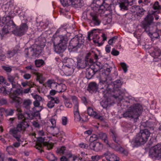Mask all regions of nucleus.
I'll return each mask as SVG.
<instances>
[{"label": "nucleus", "mask_w": 161, "mask_h": 161, "mask_svg": "<svg viewBox=\"0 0 161 161\" xmlns=\"http://www.w3.org/2000/svg\"><path fill=\"white\" fill-rule=\"evenodd\" d=\"M57 38L59 40V42L58 43H61L63 46H65L66 47V44L68 41V38L66 36L60 35Z\"/></svg>", "instance_id": "34"}, {"label": "nucleus", "mask_w": 161, "mask_h": 161, "mask_svg": "<svg viewBox=\"0 0 161 161\" xmlns=\"http://www.w3.org/2000/svg\"><path fill=\"white\" fill-rule=\"evenodd\" d=\"M117 37L116 36L113 37L112 38L109 39L108 41V43L111 45L113 43L115 42V40L117 39Z\"/></svg>", "instance_id": "54"}, {"label": "nucleus", "mask_w": 161, "mask_h": 161, "mask_svg": "<svg viewBox=\"0 0 161 161\" xmlns=\"http://www.w3.org/2000/svg\"><path fill=\"white\" fill-rule=\"evenodd\" d=\"M98 138L103 140L104 142L109 147L110 144H109L108 143V141L107 140V135L106 133L100 132L98 134Z\"/></svg>", "instance_id": "35"}, {"label": "nucleus", "mask_w": 161, "mask_h": 161, "mask_svg": "<svg viewBox=\"0 0 161 161\" xmlns=\"http://www.w3.org/2000/svg\"><path fill=\"white\" fill-rule=\"evenodd\" d=\"M111 53L114 56H117L119 54V52L118 51L116 50L114 48L112 49Z\"/></svg>", "instance_id": "60"}, {"label": "nucleus", "mask_w": 161, "mask_h": 161, "mask_svg": "<svg viewBox=\"0 0 161 161\" xmlns=\"http://www.w3.org/2000/svg\"><path fill=\"white\" fill-rule=\"evenodd\" d=\"M47 158L50 161H57V158L53 154L50 153L47 156Z\"/></svg>", "instance_id": "49"}, {"label": "nucleus", "mask_w": 161, "mask_h": 161, "mask_svg": "<svg viewBox=\"0 0 161 161\" xmlns=\"http://www.w3.org/2000/svg\"><path fill=\"white\" fill-rule=\"evenodd\" d=\"M45 45H38L35 44L34 47H30L29 49H25V51L26 56L29 55L32 57H37L42 53Z\"/></svg>", "instance_id": "5"}, {"label": "nucleus", "mask_w": 161, "mask_h": 161, "mask_svg": "<svg viewBox=\"0 0 161 161\" xmlns=\"http://www.w3.org/2000/svg\"><path fill=\"white\" fill-rule=\"evenodd\" d=\"M5 23L6 25L0 31V38L1 39H3V38L5 37V35L8 33V30L11 29L10 27L12 26L13 28H14L16 26V25L12 20H9L8 22L6 21Z\"/></svg>", "instance_id": "7"}, {"label": "nucleus", "mask_w": 161, "mask_h": 161, "mask_svg": "<svg viewBox=\"0 0 161 161\" xmlns=\"http://www.w3.org/2000/svg\"><path fill=\"white\" fill-rule=\"evenodd\" d=\"M61 3L64 6L72 5L74 7H80L82 0H60Z\"/></svg>", "instance_id": "10"}, {"label": "nucleus", "mask_w": 161, "mask_h": 161, "mask_svg": "<svg viewBox=\"0 0 161 161\" xmlns=\"http://www.w3.org/2000/svg\"><path fill=\"white\" fill-rule=\"evenodd\" d=\"M19 46H17L14 48L7 51L6 56L7 58H10L13 57L15 54L17 53L19 51Z\"/></svg>", "instance_id": "19"}, {"label": "nucleus", "mask_w": 161, "mask_h": 161, "mask_svg": "<svg viewBox=\"0 0 161 161\" xmlns=\"http://www.w3.org/2000/svg\"><path fill=\"white\" fill-rule=\"evenodd\" d=\"M98 71V69L91 67L88 68L86 70V77L88 79H91L95 73Z\"/></svg>", "instance_id": "23"}, {"label": "nucleus", "mask_w": 161, "mask_h": 161, "mask_svg": "<svg viewBox=\"0 0 161 161\" xmlns=\"http://www.w3.org/2000/svg\"><path fill=\"white\" fill-rule=\"evenodd\" d=\"M28 27L25 23H22L19 27H16L14 31V33L18 36L23 35L27 31Z\"/></svg>", "instance_id": "11"}, {"label": "nucleus", "mask_w": 161, "mask_h": 161, "mask_svg": "<svg viewBox=\"0 0 161 161\" xmlns=\"http://www.w3.org/2000/svg\"><path fill=\"white\" fill-rule=\"evenodd\" d=\"M29 125L26 122L23 121L18 124L16 127L10 129V134L17 141L14 142L12 146L16 148L20 146V142H22L21 139L22 135Z\"/></svg>", "instance_id": "1"}, {"label": "nucleus", "mask_w": 161, "mask_h": 161, "mask_svg": "<svg viewBox=\"0 0 161 161\" xmlns=\"http://www.w3.org/2000/svg\"><path fill=\"white\" fill-rule=\"evenodd\" d=\"M142 109V107L139 104H136L130 106L123 114L124 118L138 119Z\"/></svg>", "instance_id": "4"}, {"label": "nucleus", "mask_w": 161, "mask_h": 161, "mask_svg": "<svg viewBox=\"0 0 161 161\" xmlns=\"http://www.w3.org/2000/svg\"><path fill=\"white\" fill-rule=\"evenodd\" d=\"M112 148L114 149L116 151H119L121 153H122L125 155H127V152L125 150L123 147L120 146V145H114L113 143L110 144L109 147Z\"/></svg>", "instance_id": "31"}, {"label": "nucleus", "mask_w": 161, "mask_h": 161, "mask_svg": "<svg viewBox=\"0 0 161 161\" xmlns=\"http://www.w3.org/2000/svg\"><path fill=\"white\" fill-rule=\"evenodd\" d=\"M45 137H39L38 141L35 146L36 148L37 149L40 153H42L43 151L42 150V148L44 146H48L49 145V143L45 141Z\"/></svg>", "instance_id": "13"}, {"label": "nucleus", "mask_w": 161, "mask_h": 161, "mask_svg": "<svg viewBox=\"0 0 161 161\" xmlns=\"http://www.w3.org/2000/svg\"><path fill=\"white\" fill-rule=\"evenodd\" d=\"M90 149L95 152L101 151L103 148V144L101 142H91L89 145Z\"/></svg>", "instance_id": "12"}, {"label": "nucleus", "mask_w": 161, "mask_h": 161, "mask_svg": "<svg viewBox=\"0 0 161 161\" xmlns=\"http://www.w3.org/2000/svg\"><path fill=\"white\" fill-rule=\"evenodd\" d=\"M107 73V71H105V70H103V72L102 73V75L103 76H104L105 78V80H102L100 81V84L101 85H104V86H102L101 88V89H103V88H108V87L109 86V85L108 84V82L107 81V78L108 76H107L106 75V74Z\"/></svg>", "instance_id": "30"}, {"label": "nucleus", "mask_w": 161, "mask_h": 161, "mask_svg": "<svg viewBox=\"0 0 161 161\" xmlns=\"http://www.w3.org/2000/svg\"><path fill=\"white\" fill-rule=\"evenodd\" d=\"M65 150V147L63 146L61 147L58 148L56 150V152L59 153L63 154Z\"/></svg>", "instance_id": "51"}, {"label": "nucleus", "mask_w": 161, "mask_h": 161, "mask_svg": "<svg viewBox=\"0 0 161 161\" xmlns=\"http://www.w3.org/2000/svg\"><path fill=\"white\" fill-rule=\"evenodd\" d=\"M9 102L12 104H14L16 110L19 112H21V110L19 108V105L21 103V98L17 96H14V95L10 94Z\"/></svg>", "instance_id": "8"}, {"label": "nucleus", "mask_w": 161, "mask_h": 161, "mask_svg": "<svg viewBox=\"0 0 161 161\" xmlns=\"http://www.w3.org/2000/svg\"><path fill=\"white\" fill-rule=\"evenodd\" d=\"M119 6L121 9L125 10L127 9L129 5H131L133 4V0H119Z\"/></svg>", "instance_id": "20"}, {"label": "nucleus", "mask_w": 161, "mask_h": 161, "mask_svg": "<svg viewBox=\"0 0 161 161\" xmlns=\"http://www.w3.org/2000/svg\"><path fill=\"white\" fill-rule=\"evenodd\" d=\"M153 8L155 10L161 9V6L159 5L158 2L156 1L153 5Z\"/></svg>", "instance_id": "50"}, {"label": "nucleus", "mask_w": 161, "mask_h": 161, "mask_svg": "<svg viewBox=\"0 0 161 161\" xmlns=\"http://www.w3.org/2000/svg\"><path fill=\"white\" fill-rule=\"evenodd\" d=\"M33 73L36 76V81H39V83L41 84L43 83L46 80V78L43 76L42 74L37 72L36 71H35L34 72H33Z\"/></svg>", "instance_id": "33"}, {"label": "nucleus", "mask_w": 161, "mask_h": 161, "mask_svg": "<svg viewBox=\"0 0 161 161\" xmlns=\"http://www.w3.org/2000/svg\"><path fill=\"white\" fill-rule=\"evenodd\" d=\"M24 74L23 75V78L25 80H29L31 77V75L29 73H27L24 72Z\"/></svg>", "instance_id": "57"}, {"label": "nucleus", "mask_w": 161, "mask_h": 161, "mask_svg": "<svg viewBox=\"0 0 161 161\" xmlns=\"http://www.w3.org/2000/svg\"><path fill=\"white\" fill-rule=\"evenodd\" d=\"M101 64L99 63H98L96 64H94V65L92 66H91V67H93L94 68H96L97 69H98V70L101 69L102 68L101 67Z\"/></svg>", "instance_id": "55"}, {"label": "nucleus", "mask_w": 161, "mask_h": 161, "mask_svg": "<svg viewBox=\"0 0 161 161\" xmlns=\"http://www.w3.org/2000/svg\"><path fill=\"white\" fill-rule=\"evenodd\" d=\"M87 113L89 115L93 116L95 118L100 119H102V117L99 114L94 111L93 108L91 107H88Z\"/></svg>", "instance_id": "26"}, {"label": "nucleus", "mask_w": 161, "mask_h": 161, "mask_svg": "<svg viewBox=\"0 0 161 161\" xmlns=\"http://www.w3.org/2000/svg\"><path fill=\"white\" fill-rule=\"evenodd\" d=\"M47 97L48 99H50V101L47 103V106L49 108H53L55 105V104H58L60 102V100L58 97H53L50 95H48Z\"/></svg>", "instance_id": "16"}, {"label": "nucleus", "mask_w": 161, "mask_h": 161, "mask_svg": "<svg viewBox=\"0 0 161 161\" xmlns=\"http://www.w3.org/2000/svg\"><path fill=\"white\" fill-rule=\"evenodd\" d=\"M34 98L36 99V101H41L42 99V97L38 95H35L34 96Z\"/></svg>", "instance_id": "62"}, {"label": "nucleus", "mask_w": 161, "mask_h": 161, "mask_svg": "<svg viewBox=\"0 0 161 161\" xmlns=\"http://www.w3.org/2000/svg\"><path fill=\"white\" fill-rule=\"evenodd\" d=\"M151 55L154 58H158L161 54V51L156 46H153L150 49Z\"/></svg>", "instance_id": "17"}, {"label": "nucleus", "mask_w": 161, "mask_h": 161, "mask_svg": "<svg viewBox=\"0 0 161 161\" xmlns=\"http://www.w3.org/2000/svg\"><path fill=\"white\" fill-rule=\"evenodd\" d=\"M120 64L121 67L123 69L124 72L125 73H126L127 70V67L126 64L124 63H121Z\"/></svg>", "instance_id": "56"}, {"label": "nucleus", "mask_w": 161, "mask_h": 161, "mask_svg": "<svg viewBox=\"0 0 161 161\" xmlns=\"http://www.w3.org/2000/svg\"><path fill=\"white\" fill-rule=\"evenodd\" d=\"M100 104L103 108H106L108 106V102L107 101H102L100 103Z\"/></svg>", "instance_id": "58"}, {"label": "nucleus", "mask_w": 161, "mask_h": 161, "mask_svg": "<svg viewBox=\"0 0 161 161\" xmlns=\"http://www.w3.org/2000/svg\"><path fill=\"white\" fill-rule=\"evenodd\" d=\"M64 71L68 75H71L74 71V67H68V66H64Z\"/></svg>", "instance_id": "40"}, {"label": "nucleus", "mask_w": 161, "mask_h": 161, "mask_svg": "<svg viewBox=\"0 0 161 161\" xmlns=\"http://www.w3.org/2000/svg\"><path fill=\"white\" fill-rule=\"evenodd\" d=\"M35 64L36 67H39L44 64V62L42 59H37L35 61Z\"/></svg>", "instance_id": "47"}, {"label": "nucleus", "mask_w": 161, "mask_h": 161, "mask_svg": "<svg viewBox=\"0 0 161 161\" xmlns=\"http://www.w3.org/2000/svg\"><path fill=\"white\" fill-rule=\"evenodd\" d=\"M50 121L52 124V125L50 126V128H52V127H54L56 126V121L54 119H50Z\"/></svg>", "instance_id": "61"}, {"label": "nucleus", "mask_w": 161, "mask_h": 161, "mask_svg": "<svg viewBox=\"0 0 161 161\" xmlns=\"http://www.w3.org/2000/svg\"><path fill=\"white\" fill-rule=\"evenodd\" d=\"M110 132L111 133L110 136L112 140L118 145H120L121 142L115 130L114 129H111Z\"/></svg>", "instance_id": "22"}, {"label": "nucleus", "mask_w": 161, "mask_h": 161, "mask_svg": "<svg viewBox=\"0 0 161 161\" xmlns=\"http://www.w3.org/2000/svg\"><path fill=\"white\" fill-rule=\"evenodd\" d=\"M53 47L54 51L58 53L63 52L66 48L65 46H63L61 43H58L55 45L54 42L53 43Z\"/></svg>", "instance_id": "27"}, {"label": "nucleus", "mask_w": 161, "mask_h": 161, "mask_svg": "<svg viewBox=\"0 0 161 161\" xmlns=\"http://www.w3.org/2000/svg\"><path fill=\"white\" fill-rule=\"evenodd\" d=\"M133 7L136 8L138 15H143L144 14V12L145 11V10L142 8L138 6H134Z\"/></svg>", "instance_id": "42"}, {"label": "nucleus", "mask_w": 161, "mask_h": 161, "mask_svg": "<svg viewBox=\"0 0 161 161\" xmlns=\"http://www.w3.org/2000/svg\"><path fill=\"white\" fill-rule=\"evenodd\" d=\"M153 19V15L150 14H148L144 18L142 23V25L143 28L145 29V31H146V29L152 23Z\"/></svg>", "instance_id": "14"}, {"label": "nucleus", "mask_w": 161, "mask_h": 161, "mask_svg": "<svg viewBox=\"0 0 161 161\" xmlns=\"http://www.w3.org/2000/svg\"><path fill=\"white\" fill-rule=\"evenodd\" d=\"M150 155L152 157H159L161 158V143L158 144L151 150Z\"/></svg>", "instance_id": "9"}, {"label": "nucleus", "mask_w": 161, "mask_h": 161, "mask_svg": "<svg viewBox=\"0 0 161 161\" xmlns=\"http://www.w3.org/2000/svg\"><path fill=\"white\" fill-rule=\"evenodd\" d=\"M14 110L12 109H9L6 110L5 112L6 115L7 116L8 115H12L14 113Z\"/></svg>", "instance_id": "52"}, {"label": "nucleus", "mask_w": 161, "mask_h": 161, "mask_svg": "<svg viewBox=\"0 0 161 161\" xmlns=\"http://www.w3.org/2000/svg\"><path fill=\"white\" fill-rule=\"evenodd\" d=\"M18 116L19 119H23L22 121L19 122L18 124L22 122L25 121L29 125L27 122L24 120H25L26 119H32L34 117V115L33 114H31V113H28L27 112H25L24 115L21 113H19L18 114Z\"/></svg>", "instance_id": "18"}, {"label": "nucleus", "mask_w": 161, "mask_h": 161, "mask_svg": "<svg viewBox=\"0 0 161 161\" xmlns=\"http://www.w3.org/2000/svg\"><path fill=\"white\" fill-rule=\"evenodd\" d=\"M37 133L40 137L44 136L45 135V133L42 130H37Z\"/></svg>", "instance_id": "64"}, {"label": "nucleus", "mask_w": 161, "mask_h": 161, "mask_svg": "<svg viewBox=\"0 0 161 161\" xmlns=\"http://www.w3.org/2000/svg\"><path fill=\"white\" fill-rule=\"evenodd\" d=\"M149 36L152 39H158L160 37L159 33L158 32L157 30L155 32H154L152 33H149Z\"/></svg>", "instance_id": "45"}, {"label": "nucleus", "mask_w": 161, "mask_h": 161, "mask_svg": "<svg viewBox=\"0 0 161 161\" xmlns=\"http://www.w3.org/2000/svg\"><path fill=\"white\" fill-rule=\"evenodd\" d=\"M6 58V56H5L3 51L0 49V60L3 61H4Z\"/></svg>", "instance_id": "53"}, {"label": "nucleus", "mask_w": 161, "mask_h": 161, "mask_svg": "<svg viewBox=\"0 0 161 161\" xmlns=\"http://www.w3.org/2000/svg\"><path fill=\"white\" fill-rule=\"evenodd\" d=\"M73 103L74 104V113L79 112L78 110L79 104L77 101V98L75 96L72 97Z\"/></svg>", "instance_id": "38"}, {"label": "nucleus", "mask_w": 161, "mask_h": 161, "mask_svg": "<svg viewBox=\"0 0 161 161\" xmlns=\"http://www.w3.org/2000/svg\"><path fill=\"white\" fill-rule=\"evenodd\" d=\"M102 156L105 157L108 161H119V159L118 157L108 151L104 153Z\"/></svg>", "instance_id": "15"}, {"label": "nucleus", "mask_w": 161, "mask_h": 161, "mask_svg": "<svg viewBox=\"0 0 161 161\" xmlns=\"http://www.w3.org/2000/svg\"><path fill=\"white\" fill-rule=\"evenodd\" d=\"M64 62L66 64L65 66H68V67H74V61L72 58H67L66 59L65 58L64 60Z\"/></svg>", "instance_id": "39"}, {"label": "nucleus", "mask_w": 161, "mask_h": 161, "mask_svg": "<svg viewBox=\"0 0 161 161\" xmlns=\"http://www.w3.org/2000/svg\"><path fill=\"white\" fill-rule=\"evenodd\" d=\"M84 40L81 34L76 35L70 41L69 46L70 48L72 49H77L80 47L83 44Z\"/></svg>", "instance_id": "6"}, {"label": "nucleus", "mask_w": 161, "mask_h": 161, "mask_svg": "<svg viewBox=\"0 0 161 161\" xmlns=\"http://www.w3.org/2000/svg\"><path fill=\"white\" fill-rule=\"evenodd\" d=\"M6 150L8 154L10 155H14L16 153V150L14 147L12 146L7 147Z\"/></svg>", "instance_id": "41"}, {"label": "nucleus", "mask_w": 161, "mask_h": 161, "mask_svg": "<svg viewBox=\"0 0 161 161\" xmlns=\"http://www.w3.org/2000/svg\"><path fill=\"white\" fill-rule=\"evenodd\" d=\"M23 93V91L22 89L19 88H17L14 90L13 92H11L10 94L14 95V96H18L20 94Z\"/></svg>", "instance_id": "48"}, {"label": "nucleus", "mask_w": 161, "mask_h": 161, "mask_svg": "<svg viewBox=\"0 0 161 161\" xmlns=\"http://www.w3.org/2000/svg\"><path fill=\"white\" fill-rule=\"evenodd\" d=\"M104 2V5L105 6L106 5H109L111 4L112 0H103Z\"/></svg>", "instance_id": "63"}, {"label": "nucleus", "mask_w": 161, "mask_h": 161, "mask_svg": "<svg viewBox=\"0 0 161 161\" xmlns=\"http://www.w3.org/2000/svg\"><path fill=\"white\" fill-rule=\"evenodd\" d=\"M75 117V120L76 121L83 122V120L80 118L79 112L74 113Z\"/></svg>", "instance_id": "46"}, {"label": "nucleus", "mask_w": 161, "mask_h": 161, "mask_svg": "<svg viewBox=\"0 0 161 161\" xmlns=\"http://www.w3.org/2000/svg\"><path fill=\"white\" fill-rule=\"evenodd\" d=\"M66 89V86L65 84L62 83L58 84L57 89L58 92H64Z\"/></svg>", "instance_id": "43"}, {"label": "nucleus", "mask_w": 161, "mask_h": 161, "mask_svg": "<svg viewBox=\"0 0 161 161\" xmlns=\"http://www.w3.org/2000/svg\"><path fill=\"white\" fill-rule=\"evenodd\" d=\"M122 85L121 81L119 80H118L114 81L113 83V86H114L113 89H111L110 87V85H109L108 88H103L104 89L103 91V93L104 95L107 94L111 93V92L115 93V94L113 95V97L115 98L117 100V101L120 102L123 99V97L121 95L123 93V92L122 91L120 88Z\"/></svg>", "instance_id": "2"}, {"label": "nucleus", "mask_w": 161, "mask_h": 161, "mask_svg": "<svg viewBox=\"0 0 161 161\" xmlns=\"http://www.w3.org/2000/svg\"><path fill=\"white\" fill-rule=\"evenodd\" d=\"M58 84L54 80L49 79L46 82L45 84H43L44 86L46 85L47 86L51 89H58Z\"/></svg>", "instance_id": "28"}, {"label": "nucleus", "mask_w": 161, "mask_h": 161, "mask_svg": "<svg viewBox=\"0 0 161 161\" xmlns=\"http://www.w3.org/2000/svg\"><path fill=\"white\" fill-rule=\"evenodd\" d=\"M90 15L92 19L91 23H93L95 25H99L101 21L98 19L97 15L92 13H90Z\"/></svg>", "instance_id": "29"}, {"label": "nucleus", "mask_w": 161, "mask_h": 161, "mask_svg": "<svg viewBox=\"0 0 161 161\" xmlns=\"http://www.w3.org/2000/svg\"><path fill=\"white\" fill-rule=\"evenodd\" d=\"M31 101L29 99L25 100L23 102V107L26 109V111L30 113V106L31 104Z\"/></svg>", "instance_id": "36"}, {"label": "nucleus", "mask_w": 161, "mask_h": 161, "mask_svg": "<svg viewBox=\"0 0 161 161\" xmlns=\"http://www.w3.org/2000/svg\"><path fill=\"white\" fill-rule=\"evenodd\" d=\"M151 133L149 130L147 129L141 130L133 139L131 144L134 147L141 144H144L148 140Z\"/></svg>", "instance_id": "3"}, {"label": "nucleus", "mask_w": 161, "mask_h": 161, "mask_svg": "<svg viewBox=\"0 0 161 161\" xmlns=\"http://www.w3.org/2000/svg\"><path fill=\"white\" fill-rule=\"evenodd\" d=\"M18 78V76L14 75H11L8 74L7 79L8 80L11 84L12 88H15L16 87V84L17 83L16 78Z\"/></svg>", "instance_id": "24"}, {"label": "nucleus", "mask_w": 161, "mask_h": 161, "mask_svg": "<svg viewBox=\"0 0 161 161\" xmlns=\"http://www.w3.org/2000/svg\"><path fill=\"white\" fill-rule=\"evenodd\" d=\"M98 88V85L95 82H91L89 85L88 90L90 93L96 92Z\"/></svg>", "instance_id": "32"}, {"label": "nucleus", "mask_w": 161, "mask_h": 161, "mask_svg": "<svg viewBox=\"0 0 161 161\" xmlns=\"http://www.w3.org/2000/svg\"><path fill=\"white\" fill-rule=\"evenodd\" d=\"M103 2V0H94L93 1V3L97 5L96 7H99V9L102 10H103L105 7Z\"/></svg>", "instance_id": "37"}, {"label": "nucleus", "mask_w": 161, "mask_h": 161, "mask_svg": "<svg viewBox=\"0 0 161 161\" xmlns=\"http://www.w3.org/2000/svg\"><path fill=\"white\" fill-rule=\"evenodd\" d=\"M51 129H52L53 135L60 138L59 136L61 133L59 132V129L56 126L54 127H52ZM60 138H61V137H60Z\"/></svg>", "instance_id": "44"}, {"label": "nucleus", "mask_w": 161, "mask_h": 161, "mask_svg": "<svg viewBox=\"0 0 161 161\" xmlns=\"http://www.w3.org/2000/svg\"><path fill=\"white\" fill-rule=\"evenodd\" d=\"M95 29H94L92 30L90 32L88 33L87 39L89 41H90L91 40L90 37L91 36H93V37L92 38L93 42L95 43H99V41L98 39H99V36H98V35L95 32Z\"/></svg>", "instance_id": "21"}, {"label": "nucleus", "mask_w": 161, "mask_h": 161, "mask_svg": "<svg viewBox=\"0 0 161 161\" xmlns=\"http://www.w3.org/2000/svg\"><path fill=\"white\" fill-rule=\"evenodd\" d=\"M67 118L65 117H63L62 118V124L64 125H66L67 123Z\"/></svg>", "instance_id": "59"}, {"label": "nucleus", "mask_w": 161, "mask_h": 161, "mask_svg": "<svg viewBox=\"0 0 161 161\" xmlns=\"http://www.w3.org/2000/svg\"><path fill=\"white\" fill-rule=\"evenodd\" d=\"M90 65L88 60L78 58L77 60L76 67L78 69H84L86 66Z\"/></svg>", "instance_id": "25"}]
</instances>
